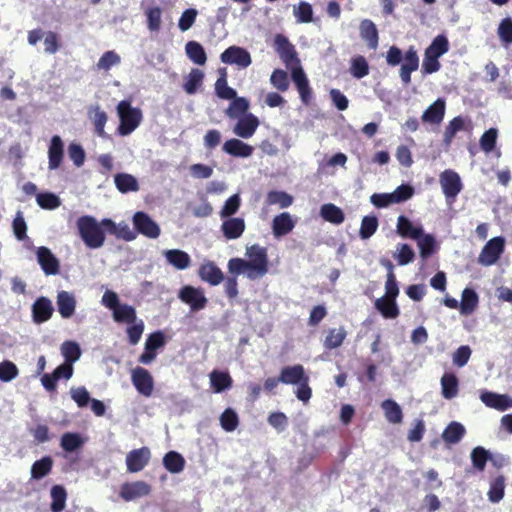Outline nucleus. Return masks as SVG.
<instances>
[{
	"instance_id": "39",
	"label": "nucleus",
	"mask_w": 512,
	"mask_h": 512,
	"mask_svg": "<svg viewBox=\"0 0 512 512\" xmlns=\"http://www.w3.org/2000/svg\"><path fill=\"white\" fill-rule=\"evenodd\" d=\"M86 442V438L79 433L67 432L61 436L60 446L66 452H74L81 448Z\"/></svg>"
},
{
	"instance_id": "55",
	"label": "nucleus",
	"mask_w": 512,
	"mask_h": 512,
	"mask_svg": "<svg viewBox=\"0 0 512 512\" xmlns=\"http://www.w3.org/2000/svg\"><path fill=\"white\" fill-rule=\"evenodd\" d=\"M393 257L399 265L404 266L414 260L415 252L409 245L400 243L396 246Z\"/></svg>"
},
{
	"instance_id": "37",
	"label": "nucleus",
	"mask_w": 512,
	"mask_h": 512,
	"mask_svg": "<svg viewBox=\"0 0 512 512\" xmlns=\"http://www.w3.org/2000/svg\"><path fill=\"white\" fill-rule=\"evenodd\" d=\"M360 36L367 42L371 49H376L378 46V32L375 24L368 19H365L360 24Z\"/></svg>"
},
{
	"instance_id": "22",
	"label": "nucleus",
	"mask_w": 512,
	"mask_h": 512,
	"mask_svg": "<svg viewBox=\"0 0 512 512\" xmlns=\"http://www.w3.org/2000/svg\"><path fill=\"white\" fill-rule=\"evenodd\" d=\"M64 157V144L60 136L51 138L48 146V167L50 170L57 169Z\"/></svg>"
},
{
	"instance_id": "30",
	"label": "nucleus",
	"mask_w": 512,
	"mask_h": 512,
	"mask_svg": "<svg viewBox=\"0 0 512 512\" xmlns=\"http://www.w3.org/2000/svg\"><path fill=\"white\" fill-rule=\"evenodd\" d=\"M164 256L167 262L178 270L188 268L191 263L189 254L179 249L166 250Z\"/></svg>"
},
{
	"instance_id": "19",
	"label": "nucleus",
	"mask_w": 512,
	"mask_h": 512,
	"mask_svg": "<svg viewBox=\"0 0 512 512\" xmlns=\"http://www.w3.org/2000/svg\"><path fill=\"white\" fill-rule=\"evenodd\" d=\"M446 102L442 98H438L432 103L422 114L421 120L424 123L439 125L445 116Z\"/></svg>"
},
{
	"instance_id": "57",
	"label": "nucleus",
	"mask_w": 512,
	"mask_h": 512,
	"mask_svg": "<svg viewBox=\"0 0 512 512\" xmlns=\"http://www.w3.org/2000/svg\"><path fill=\"white\" fill-rule=\"evenodd\" d=\"M204 74L199 69H192L184 83V90L188 94H194L201 86Z\"/></svg>"
},
{
	"instance_id": "13",
	"label": "nucleus",
	"mask_w": 512,
	"mask_h": 512,
	"mask_svg": "<svg viewBox=\"0 0 512 512\" xmlns=\"http://www.w3.org/2000/svg\"><path fill=\"white\" fill-rule=\"evenodd\" d=\"M480 400L487 407L498 411H505L512 408V397L507 394H498L483 390L480 393Z\"/></svg>"
},
{
	"instance_id": "59",
	"label": "nucleus",
	"mask_w": 512,
	"mask_h": 512,
	"mask_svg": "<svg viewBox=\"0 0 512 512\" xmlns=\"http://www.w3.org/2000/svg\"><path fill=\"white\" fill-rule=\"evenodd\" d=\"M505 480L504 477L499 476L490 483L488 491V498L491 502L497 503L504 497Z\"/></svg>"
},
{
	"instance_id": "9",
	"label": "nucleus",
	"mask_w": 512,
	"mask_h": 512,
	"mask_svg": "<svg viewBox=\"0 0 512 512\" xmlns=\"http://www.w3.org/2000/svg\"><path fill=\"white\" fill-rule=\"evenodd\" d=\"M131 380L136 390L145 397H149L153 393L154 380L149 371L144 368L137 367L131 372Z\"/></svg>"
},
{
	"instance_id": "63",
	"label": "nucleus",
	"mask_w": 512,
	"mask_h": 512,
	"mask_svg": "<svg viewBox=\"0 0 512 512\" xmlns=\"http://www.w3.org/2000/svg\"><path fill=\"white\" fill-rule=\"evenodd\" d=\"M378 228V219L375 216H365L361 221L360 237L362 239L370 238Z\"/></svg>"
},
{
	"instance_id": "27",
	"label": "nucleus",
	"mask_w": 512,
	"mask_h": 512,
	"mask_svg": "<svg viewBox=\"0 0 512 512\" xmlns=\"http://www.w3.org/2000/svg\"><path fill=\"white\" fill-rule=\"evenodd\" d=\"M397 233L403 238H411L417 240L423 233L420 224H415L405 216H399L396 226Z\"/></svg>"
},
{
	"instance_id": "33",
	"label": "nucleus",
	"mask_w": 512,
	"mask_h": 512,
	"mask_svg": "<svg viewBox=\"0 0 512 512\" xmlns=\"http://www.w3.org/2000/svg\"><path fill=\"white\" fill-rule=\"evenodd\" d=\"M479 303L478 294L471 288H465L461 294L460 313L470 315L477 308Z\"/></svg>"
},
{
	"instance_id": "32",
	"label": "nucleus",
	"mask_w": 512,
	"mask_h": 512,
	"mask_svg": "<svg viewBox=\"0 0 512 512\" xmlns=\"http://www.w3.org/2000/svg\"><path fill=\"white\" fill-rule=\"evenodd\" d=\"M375 308L381 313L384 318L395 319L399 315V308L396 304V299L380 297L375 300Z\"/></svg>"
},
{
	"instance_id": "25",
	"label": "nucleus",
	"mask_w": 512,
	"mask_h": 512,
	"mask_svg": "<svg viewBox=\"0 0 512 512\" xmlns=\"http://www.w3.org/2000/svg\"><path fill=\"white\" fill-rule=\"evenodd\" d=\"M53 305L50 299L46 297L38 298L32 306L33 320L35 323L48 321L53 314Z\"/></svg>"
},
{
	"instance_id": "11",
	"label": "nucleus",
	"mask_w": 512,
	"mask_h": 512,
	"mask_svg": "<svg viewBox=\"0 0 512 512\" xmlns=\"http://www.w3.org/2000/svg\"><path fill=\"white\" fill-rule=\"evenodd\" d=\"M151 486L144 481H135L124 483L120 487V497L129 502L149 495Z\"/></svg>"
},
{
	"instance_id": "31",
	"label": "nucleus",
	"mask_w": 512,
	"mask_h": 512,
	"mask_svg": "<svg viewBox=\"0 0 512 512\" xmlns=\"http://www.w3.org/2000/svg\"><path fill=\"white\" fill-rule=\"evenodd\" d=\"M292 79L298 89L302 101L307 104L311 99V90L309 88L307 77L300 67H296L292 70Z\"/></svg>"
},
{
	"instance_id": "45",
	"label": "nucleus",
	"mask_w": 512,
	"mask_h": 512,
	"mask_svg": "<svg viewBox=\"0 0 512 512\" xmlns=\"http://www.w3.org/2000/svg\"><path fill=\"white\" fill-rule=\"evenodd\" d=\"M53 460L49 456H45L33 463L31 467V478L35 480L42 479L48 475L52 469Z\"/></svg>"
},
{
	"instance_id": "60",
	"label": "nucleus",
	"mask_w": 512,
	"mask_h": 512,
	"mask_svg": "<svg viewBox=\"0 0 512 512\" xmlns=\"http://www.w3.org/2000/svg\"><path fill=\"white\" fill-rule=\"evenodd\" d=\"M220 424L225 431H234L239 424L237 413L233 409L227 408L220 416Z\"/></svg>"
},
{
	"instance_id": "1",
	"label": "nucleus",
	"mask_w": 512,
	"mask_h": 512,
	"mask_svg": "<svg viewBox=\"0 0 512 512\" xmlns=\"http://www.w3.org/2000/svg\"><path fill=\"white\" fill-rule=\"evenodd\" d=\"M247 259L232 258L228 261L229 273L237 276L244 275L250 280L260 279L268 272L267 250L259 245L246 248Z\"/></svg>"
},
{
	"instance_id": "6",
	"label": "nucleus",
	"mask_w": 512,
	"mask_h": 512,
	"mask_svg": "<svg viewBox=\"0 0 512 512\" xmlns=\"http://www.w3.org/2000/svg\"><path fill=\"white\" fill-rule=\"evenodd\" d=\"M439 183L445 198L453 202L463 189L460 175L451 169H446L439 175Z\"/></svg>"
},
{
	"instance_id": "14",
	"label": "nucleus",
	"mask_w": 512,
	"mask_h": 512,
	"mask_svg": "<svg viewBox=\"0 0 512 512\" xmlns=\"http://www.w3.org/2000/svg\"><path fill=\"white\" fill-rule=\"evenodd\" d=\"M296 218L288 212L276 215L271 224L272 233L276 238L289 234L296 226Z\"/></svg>"
},
{
	"instance_id": "62",
	"label": "nucleus",
	"mask_w": 512,
	"mask_h": 512,
	"mask_svg": "<svg viewBox=\"0 0 512 512\" xmlns=\"http://www.w3.org/2000/svg\"><path fill=\"white\" fill-rule=\"evenodd\" d=\"M19 370L17 366L9 360L0 362V381L11 382L17 378Z\"/></svg>"
},
{
	"instance_id": "46",
	"label": "nucleus",
	"mask_w": 512,
	"mask_h": 512,
	"mask_svg": "<svg viewBox=\"0 0 512 512\" xmlns=\"http://www.w3.org/2000/svg\"><path fill=\"white\" fill-rule=\"evenodd\" d=\"M162 8L159 6H150L145 10L147 19V28L151 32H158L162 25Z\"/></svg>"
},
{
	"instance_id": "21",
	"label": "nucleus",
	"mask_w": 512,
	"mask_h": 512,
	"mask_svg": "<svg viewBox=\"0 0 512 512\" xmlns=\"http://www.w3.org/2000/svg\"><path fill=\"white\" fill-rule=\"evenodd\" d=\"M245 230V221L241 217L224 218L221 224V231L228 240L238 239Z\"/></svg>"
},
{
	"instance_id": "56",
	"label": "nucleus",
	"mask_w": 512,
	"mask_h": 512,
	"mask_svg": "<svg viewBox=\"0 0 512 512\" xmlns=\"http://www.w3.org/2000/svg\"><path fill=\"white\" fill-rule=\"evenodd\" d=\"M346 330L343 327L333 328L328 331L324 345L329 349L339 347L346 338Z\"/></svg>"
},
{
	"instance_id": "29",
	"label": "nucleus",
	"mask_w": 512,
	"mask_h": 512,
	"mask_svg": "<svg viewBox=\"0 0 512 512\" xmlns=\"http://www.w3.org/2000/svg\"><path fill=\"white\" fill-rule=\"evenodd\" d=\"M307 378L302 365L287 366L280 373V381L284 384L297 385Z\"/></svg>"
},
{
	"instance_id": "47",
	"label": "nucleus",
	"mask_w": 512,
	"mask_h": 512,
	"mask_svg": "<svg viewBox=\"0 0 512 512\" xmlns=\"http://www.w3.org/2000/svg\"><path fill=\"white\" fill-rule=\"evenodd\" d=\"M292 11L297 23L303 24L313 21V8L308 2L301 1L293 5Z\"/></svg>"
},
{
	"instance_id": "58",
	"label": "nucleus",
	"mask_w": 512,
	"mask_h": 512,
	"mask_svg": "<svg viewBox=\"0 0 512 512\" xmlns=\"http://www.w3.org/2000/svg\"><path fill=\"white\" fill-rule=\"evenodd\" d=\"M36 202L42 209L54 210L61 205L60 198L50 192L36 194Z\"/></svg>"
},
{
	"instance_id": "10",
	"label": "nucleus",
	"mask_w": 512,
	"mask_h": 512,
	"mask_svg": "<svg viewBox=\"0 0 512 512\" xmlns=\"http://www.w3.org/2000/svg\"><path fill=\"white\" fill-rule=\"evenodd\" d=\"M179 298L182 302L189 305L193 311L203 309L207 303L203 290L193 286L183 287L179 292Z\"/></svg>"
},
{
	"instance_id": "51",
	"label": "nucleus",
	"mask_w": 512,
	"mask_h": 512,
	"mask_svg": "<svg viewBox=\"0 0 512 512\" xmlns=\"http://www.w3.org/2000/svg\"><path fill=\"white\" fill-rule=\"evenodd\" d=\"M226 114L230 118H239L245 114H248L249 102L246 98L236 97L232 99Z\"/></svg>"
},
{
	"instance_id": "24",
	"label": "nucleus",
	"mask_w": 512,
	"mask_h": 512,
	"mask_svg": "<svg viewBox=\"0 0 512 512\" xmlns=\"http://www.w3.org/2000/svg\"><path fill=\"white\" fill-rule=\"evenodd\" d=\"M472 123L469 119L462 116L453 118L448 125L445 127L443 134L444 144L449 146L457 132L462 130H471Z\"/></svg>"
},
{
	"instance_id": "18",
	"label": "nucleus",
	"mask_w": 512,
	"mask_h": 512,
	"mask_svg": "<svg viewBox=\"0 0 512 512\" xmlns=\"http://www.w3.org/2000/svg\"><path fill=\"white\" fill-rule=\"evenodd\" d=\"M150 459V451L143 447L129 452L126 456V465L128 471L135 473L141 471Z\"/></svg>"
},
{
	"instance_id": "15",
	"label": "nucleus",
	"mask_w": 512,
	"mask_h": 512,
	"mask_svg": "<svg viewBox=\"0 0 512 512\" xmlns=\"http://www.w3.org/2000/svg\"><path fill=\"white\" fill-rule=\"evenodd\" d=\"M222 150L233 157L249 158L253 152V146L243 142L238 138H231L224 142Z\"/></svg>"
},
{
	"instance_id": "16",
	"label": "nucleus",
	"mask_w": 512,
	"mask_h": 512,
	"mask_svg": "<svg viewBox=\"0 0 512 512\" xmlns=\"http://www.w3.org/2000/svg\"><path fill=\"white\" fill-rule=\"evenodd\" d=\"M39 265L46 275H55L59 272V261L46 247H39L36 251Z\"/></svg>"
},
{
	"instance_id": "36",
	"label": "nucleus",
	"mask_w": 512,
	"mask_h": 512,
	"mask_svg": "<svg viewBox=\"0 0 512 512\" xmlns=\"http://www.w3.org/2000/svg\"><path fill=\"white\" fill-rule=\"evenodd\" d=\"M320 215L325 221L335 225L343 223L345 219L342 209L332 203L323 204L320 208Z\"/></svg>"
},
{
	"instance_id": "38",
	"label": "nucleus",
	"mask_w": 512,
	"mask_h": 512,
	"mask_svg": "<svg viewBox=\"0 0 512 512\" xmlns=\"http://www.w3.org/2000/svg\"><path fill=\"white\" fill-rule=\"evenodd\" d=\"M381 407L384 416L389 423L399 424L403 420V413L400 405L395 401L388 399L382 402Z\"/></svg>"
},
{
	"instance_id": "40",
	"label": "nucleus",
	"mask_w": 512,
	"mask_h": 512,
	"mask_svg": "<svg viewBox=\"0 0 512 512\" xmlns=\"http://www.w3.org/2000/svg\"><path fill=\"white\" fill-rule=\"evenodd\" d=\"M274 45L277 52L280 54V57L286 62H290L294 59L295 53H294V47L290 44L288 39L278 34L275 36L274 39Z\"/></svg>"
},
{
	"instance_id": "35",
	"label": "nucleus",
	"mask_w": 512,
	"mask_h": 512,
	"mask_svg": "<svg viewBox=\"0 0 512 512\" xmlns=\"http://www.w3.org/2000/svg\"><path fill=\"white\" fill-rule=\"evenodd\" d=\"M209 380L215 393H221L232 386V378L227 372L213 370L209 375Z\"/></svg>"
},
{
	"instance_id": "7",
	"label": "nucleus",
	"mask_w": 512,
	"mask_h": 512,
	"mask_svg": "<svg viewBox=\"0 0 512 512\" xmlns=\"http://www.w3.org/2000/svg\"><path fill=\"white\" fill-rule=\"evenodd\" d=\"M135 229L142 235L156 239L160 235L159 225L145 212H136L132 217Z\"/></svg>"
},
{
	"instance_id": "48",
	"label": "nucleus",
	"mask_w": 512,
	"mask_h": 512,
	"mask_svg": "<svg viewBox=\"0 0 512 512\" xmlns=\"http://www.w3.org/2000/svg\"><path fill=\"white\" fill-rule=\"evenodd\" d=\"M266 201L269 205H278L281 209H284L293 204L294 198L287 192L273 190L268 192Z\"/></svg>"
},
{
	"instance_id": "5",
	"label": "nucleus",
	"mask_w": 512,
	"mask_h": 512,
	"mask_svg": "<svg viewBox=\"0 0 512 512\" xmlns=\"http://www.w3.org/2000/svg\"><path fill=\"white\" fill-rule=\"evenodd\" d=\"M504 249V237H494L483 246L477 258V262L485 267L495 265L503 254Z\"/></svg>"
},
{
	"instance_id": "49",
	"label": "nucleus",
	"mask_w": 512,
	"mask_h": 512,
	"mask_svg": "<svg viewBox=\"0 0 512 512\" xmlns=\"http://www.w3.org/2000/svg\"><path fill=\"white\" fill-rule=\"evenodd\" d=\"M165 468L171 473H180L184 469L185 460L177 452L170 451L163 458Z\"/></svg>"
},
{
	"instance_id": "41",
	"label": "nucleus",
	"mask_w": 512,
	"mask_h": 512,
	"mask_svg": "<svg viewBox=\"0 0 512 512\" xmlns=\"http://www.w3.org/2000/svg\"><path fill=\"white\" fill-rule=\"evenodd\" d=\"M442 396L452 399L458 394V379L452 373H445L441 378Z\"/></svg>"
},
{
	"instance_id": "4",
	"label": "nucleus",
	"mask_w": 512,
	"mask_h": 512,
	"mask_svg": "<svg viewBox=\"0 0 512 512\" xmlns=\"http://www.w3.org/2000/svg\"><path fill=\"white\" fill-rule=\"evenodd\" d=\"M101 304L112 311V317L117 323L130 324L137 319L133 306L121 303L117 293L111 290L104 292Z\"/></svg>"
},
{
	"instance_id": "42",
	"label": "nucleus",
	"mask_w": 512,
	"mask_h": 512,
	"mask_svg": "<svg viewBox=\"0 0 512 512\" xmlns=\"http://www.w3.org/2000/svg\"><path fill=\"white\" fill-rule=\"evenodd\" d=\"M417 245L420 250V256L423 259H427L438 249L436 239L430 234L422 233L417 239Z\"/></svg>"
},
{
	"instance_id": "54",
	"label": "nucleus",
	"mask_w": 512,
	"mask_h": 512,
	"mask_svg": "<svg viewBox=\"0 0 512 512\" xmlns=\"http://www.w3.org/2000/svg\"><path fill=\"white\" fill-rule=\"evenodd\" d=\"M61 354L65 358V362L75 363L81 356V349L78 343L74 341H65L61 345Z\"/></svg>"
},
{
	"instance_id": "23",
	"label": "nucleus",
	"mask_w": 512,
	"mask_h": 512,
	"mask_svg": "<svg viewBox=\"0 0 512 512\" xmlns=\"http://www.w3.org/2000/svg\"><path fill=\"white\" fill-rule=\"evenodd\" d=\"M102 225L108 229L109 233L125 241H133L137 237L136 232L126 222L115 223L106 218L102 220Z\"/></svg>"
},
{
	"instance_id": "2",
	"label": "nucleus",
	"mask_w": 512,
	"mask_h": 512,
	"mask_svg": "<svg viewBox=\"0 0 512 512\" xmlns=\"http://www.w3.org/2000/svg\"><path fill=\"white\" fill-rule=\"evenodd\" d=\"M76 224L79 235L87 247L97 249L103 246L105 233L102 221L98 222L92 216H82L78 218Z\"/></svg>"
},
{
	"instance_id": "53",
	"label": "nucleus",
	"mask_w": 512,
	"mask_h": 512,
	"mask_svg": "<svg viewBox=\"0 0 512 512\" xmlns=\"http://www.w3.org/2000/svg\"><path fill=\"white\" fill-rule=\"evenodd\" d=\"M449 50V42L446 36L438 35L434 38L429 47L425 50V53L440 58L442 55L447 53Z\"/></svg>"
},
{
	"instance_id": "20",
	"label": "nucleus",
	"mask_w": 512,
	"mask_h": 512,
	"mask_svg": "<svg viewBox=\"0 0 512 512\" xmlns=\"http://www.w3.org/2000/svg\"><path fill=\"white\" fill-rule=\"evenodd\" d=\"M56 304L60 316L64 319L71 318L76 310V298L73 293L59 291L56 297Z\"/></svg>"
},
{
	"instance_id": "43",
	"label": "nucleus",
	"mask_w": 512,
	"mask_h": 512,
	"mask_svg": "<svg viewBox=\"0 0 512 512\" xmlns=\"http://www.w3.org/2000/svg\"><path fill=\"white\" fill-rule=\"evenodd\" d=\"M114 181L117 189L122 193L135 192L139 189L137 179L131 174H117Z\"/></svg>"
},
{
	"instance_id": "64",
	"label": "nucleus",
	"mask_w": 512,
	"mask_h": 512,
	"mask_svg": "<svg viewBox=\"0 0 512 512\" xmlns=\"http://www.w3.org/2000/svg\"><path fill=\"white\" fill-rule=\"evenodd\" d=\"M498 36L504 45L512 44V19L504 18L498 25Z\"/></svg>"
},
{
	"instance_id": "44",
	"label": "nucleus",
	"mask_w": 512,
	"mask_h": 512,
	"mask_svg": "<svg viewBox=\"0 0 512 512\" xmlns=\"http://www.w3.org/2000/svg\"><path fill=\"white\" fill-rule=\"evenodd\" d=\"M188 58L197 65H204L207 57L204 48L196 41H189L185 46Z\"/></svg>"
},
{
	"instance_id": "34",
	"label": "nucleus",
	"mask_w": 512,
	"mask_h": 512,
	"mask_svg": "<svg viewBox=\"0 0 512 512\" xmlns=\"http://www.w3.org/2000/svg\"><path fill=\"white\" fill-rule=\"evenodd\" d=\"M51 512H62L66 507L67 491L62 485H54L50 489Z\"/></svg>"
},
{
	"instance_id": "12",
	"label": "nucleus",
	"mask_w": 512,
	"mask_h": 512,
	"mask_svg": "<svg viewBox=\"0 0 512 512\" xmlns=\"http://www.w3.org/2000/svg\"><path fill=\"white\" fill-rule=\"evenodd\" d=\"M237 119L233 133L242 139L251 138L259 127V119L252 113L245 114Z\"/></svg>"
},
{
	"instance_id": "28",
	"label": "nucleus",
	"mask_w": 512,
	"mask_h": 512,
	"mask_svg": "<svg viewBox=\"0 0 512 512\" xmlns=\"http://www.w3.org/2000/svg\"><path fill=\"white\" fill-rule=\"evenodd\" d=\"M88 118L92 122L95 132L99 137H106L105 125L108 120L107 113L99 105H93L88 109Z\"/></svg>"
},
{
	"instance_id": "17",
	"label": "nucleus",
	"mask_w": 512,
	"mask_h": 512,
	"mask_svg": "<svg viewBox=\"0 0 512 512\" xmlns=\"http://www.w3.org/2000/svg\"><path fill=\"white\" fill-rule=\"evenodd\" d=\"M199 277L209 283L212 286L219 285L223 279L224 275L221 269L216 266L215 263L209 260H204L199 268Z\"/></svg>"
},
{
	"instance_id": "8",
	"label": "nucleus",
	"mask_w": 512,
	"mask_h": 512,
	"mask_svg": "<svg viewBox=\"0 0 512 512\" xmlns=\"http://www.w3.org/2000/svg\"><path fill=\"white\" fill-rule=\"evenodd\" d=\"M220 60L224 64L236 65L239 68H247L251 65L250 53L239 46L228 47L221 55Z\"/></svg>"
},
{
	"instance_id": "52",
	"label": "nucleus",
	"mask_w": 512,
	"mask_h": 512,
	"mask_svg": "<svg viewBox=\"0 0 512 512\" xmlns=\"http://www.w3.org/2000/svg\"><path fill=\"white\" fill-rule=\"evenodd\" d=\"M465 428L459 422H451L442 434V438L447 443H457L464 436Z\"/></svg>"
},
{
	"instance_id": "61",
	"label": "nucleus",
	"mask_w": 512,
	"mask_h": 512,
	"mask_svg": "<svg viewBox=\"0 0 512 512\" xmlns=\"http://www.w3.org/2000/svg\"><path fill=\"white\" fill-rule=\"evenodd\" d=\"M350 72L357 79H361L368 75L369 66L366 59L363 56L353 57L351 59Z\"/></svg>"
},
{
	"instance_id": "50",
	"label": "nucleus",
	"mask_w": 512,
	"mask_h": 512,
	"mask_svg": "<svg viewBox=\"0 0 512 512\" xmlns=\"http://www.w3.org/2000/svg\"><path fill=\"white\" fill-rule=\"evenodd\" d=\"M121 63V56L114 50L106 51L99 58L96 68L100 71H108Z\"/></svg>"
},
{
	"instance_id": "3",
	"label": "nucleus",
	"mask_w": 512,
	"mask_h": 512,
	"mask_svg": "<svg viewBox=\"0 0 512 512\" xmlns=\"http://www.w3.org/2000/svg\"><path fill=\"white\" fill-rule=\"evenodd\" d=\"M119 118L117 132L121 136H128L134 132L142 122V111L131 105L130 101L122 100L116 107Z\"/></svg>"
},
{
	"instance_id": "26",
	"label": "nucleus",
	"mask_w": 512,
	"mask_h": 512,
	"mask_svg": "<svg viewBox=\"0 0 512 512\" xmlns=\"http://www.w3.org/2000/svg\"><path fill=\"white\" fill-rule=\"evenodd\" d=\"M418 67L419 57L414 47H410L404 56V62L400 69L401 80L408 84L411 80V73L416 71Z\"/></svg>"
}]
</instances>
